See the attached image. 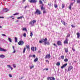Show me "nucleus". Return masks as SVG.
Listing matches in <instances>:
<instances>
[{"label": "nucleus", "mask_w": 80, "mask_h": 80, "mask_svg": "<svg viewBox=\"0 0 80 80\" xmlns=\"http://www.w3.org/2000/svg\"><path fill=\"white\" fill-rule=\"evenodd\" d=\"M46 62H48V63H49V61L48 60H46Z\"/></svg>", "instance_id": "nucleus-55"}, {"label": "nucleus", "mask_w": 80, "mask_h": 80, "mask_svg": "<svg viewBox=\"0 0 80 80\" xmlns=\"http://www.w3.org/2000/svg\"><path fill=\"white\" fill-rule=\"evenodd\" d=\"M47 40V38H45V39H43V40Z\"/></svg>", "instance_id": "nucleus-56"}, {"label": "nucleus", "mask_w": 80, "mask_h": 80, "mask_svg": "<svg viewBox=\"0 0 80 80\" xmlns=\"http://www.w3.org/2000/svg\"><path fill=\"white\" fill-rule=\"evenodd\" d=\"M9 77H10V74H9Z\"/></svg>", "instance_id": "nucleus-64"}, {"label": "nucleus", "mask_w": 80, "mask_h": 80, "mask_svg": "<svg viewBox=\"0 0 80 80\" xmlns=\"http://www.w3.org/2000/svg\"><path fill=\"white\" fill-rule=\"evenodd\" d=\"M43 13H46V11L45 10V9L43 10Z\"/></svg>", "instance_id": "nucleus-35"}, {"label": "nucleus", "mask_w": 80, "mask_h": 80, "mask_svg": "<svg viewBox=\"0 0 80 80\" xmlns=\"http://www.w3.org/2000/svg\"><path fill=\"white\" fill-rule=\"evenodd\" d=\"M2 36H4V37H7V36H6V35H5L4 34H2Z\"/></svg>", "instance_id": "nucleus-47"}, {"label": "nucleus", "mask_w": 80, "mask_h": 80, "mask_svg": "<svg viewBox=\"0 0 80 80\" xmlns=\"http://www.w3.org/2000/svg\"><path fill=\"white\" fill-rule=\"evenodd\" d=\"M64 43L65 44H68V41L65 40L64 42Z\"/></svg>", "instance_id": "nucleus-20"}, {"label": "nucleus", "mask_w": 80, "mask_h": 80, "mask_svg": "<svg viewBox=\"0 0 80 80\" xmlns=\"http://www.w3.org/2000/svg\"><path fill=\"white\" fill-rule=\"evenodd\" d=\"M47 80H55V79L54 77H48L47 78Z\"/></svg>", "instance_id": "nucleus-7"}, {"label": "nucleus", "mask_w": 80, "mask_h": 80, "mask_svg": "<svg viewBox=\"0 0 80 80\" xmlns=\"http://www.w3.org/2000/svg\"><path fill=\"white\" fill-rule=\"evenodd\" d=\"M73 68L72 66H69V67L68 68V71H70V70H72V69H73Z\"/></svg>", "instance_id": "nucleus-10"}, {"label": "nucleus", "mask_w": 80, "mask_h": 80, "mask_svg": "<svg viewBox=\"0 0 80 80\" xmlns=\"http://www.w3.org/2000/svg\"><path fill=\"white\" fill-rule=\"evenodd\" d=\"M10 77H12V74H10Z\"/></svg>", "instance_id": "nucleus-62"}, {"label": "nucleus", "mask_w": 80, "mask_h": 80, "mask_svg": "<svg viewBox=\"0 0 80 80\" xmlns=\"http://www.w3.org/2000/svg\"><path fill=\"white\" fill-rule=\"evenodd\" d=\"M42 13V12L40 10L37 9L36 12H34V14H37V15H40Z\"/></svg>", "instance_id": "nucleus-1"}, {"label": "nucleus", "mask_w": 80, "mask_h": 80, "mask_svg": "<svg viewBox=\"0 0 80 80\" xmlns=\"http://www.w3.org/2000/svg\"><path fill=\"white\" fill-rule=\"evenodd\" d=\"M44 70H46V71L48 70V68H45V69H44Z\"/></svg>", "instance_id": "nucleus-46"}, {"label": "nucleus", "mask_w": 80, "mask_h": 80, "mask_svg": "<svg viewBox=\"0 0 80 80\" xmlns=\"http://www.w3.org/2000/svg\"><path fill=\"white\" fill-rule=\"evenodd\" d=\"M41 10H45V8L43 7V6H41Z\"/></svg>", "instance_id": "nucleus-16"}, {"label": "nucleus", "mask_w": 80, "mask_h": 80, "mask_svg": "<svg viewBox=\"0 0 80 80\" xmlns=\"http://www.w3.org/2000/svg\"><path fill=\"white\" fill-rule=\"evenodd\" d=\"M10 68L11 70H13V68H12L11 67H10Z\"/></svg>", "instance_id": "nucleus-61"}, {"label": "nucleus", "mask_w": 80, "mask_h": 80, "mask_svg": "<svg viewBox=\"0 0 80 80\" xmlns=\"http://www.w3.org/2000/svg\"><path fill=\"white\" fill-rule=\"evenodd\" d=\"M48 5H49V7H51L52 6V3H48Z\"/></svg>", "instance_id": "nucleus-40"}, {"label": "nucleus", "mask_w": 80, "mask_h": 80, "mask_svg": "<svg viewBox=\"0 0 80 80\" xmlns=\"http://www.w3.org/2000/svg\"><path fill=\"white\" fill-rule=\"evenodd\" d=\"M53 45L54 46H55L57 48V44H55V43H53Z\"/></svg>", "instance_id": "nucleus-42"}, {"label": "nucleus", "mask_w": 80, "mask_h": 80, "mask_svg": "<svg viewBox=\"0 0 80 80\" xmlns=\"http://www.w3.org/2000/svg\"><path fill=\"white\" fill-rule=\"evenodd\" d=\"M62 8H65V4L63 3L62 5Z\"/></svg>", "instance_id": "nucleus-18"}, {"label": "nucleus", "mask_w": 80, "mask_h": 80, "mask_svg": "<svg viewBox=\"0 0 80 80\" xmlns=\"http://www.w3.org/2000/svg\"><path fill=\"white\" fill-rule=\"evenodd\" d=\"M35 49V48L34 47H32L31 48V50H32V51H33V52H34V49Z\"/></svg>", "instance_id": "nucleus-26"}, {"label": "nucleus", "mask_w": 80, "mask_h": 80, "mask_svg": "<svg viewBox=\"0 0 80 80\" xmlns=\"http://www.w3.org/2000/svg\"><path fill=\"white\" fill-rule=\"evenodd\" d=\"M72 50L73 51V52H75V50L73 49V48H72Z\"/></svg>", "instance_id": "nucleus-59"}, {"label": "nucleus", "mask_w": 80, "mask_h": 80, "mask_svg": "<svg viewBox=\"0 0 80 80\" xmlns=\"http://www.w3.org/2000/svg\"><path fill=\"white\" fill-rule=\"evenodd\" d=\"M19 14V13L18 12H17L16 13H15L14 14H13V15H18Z\"/></svg>", "instance_id": "nucleus-34"}, {"label": "nucleus", "mask_w": 80, "mask_h": 80, "mask_svg": "<svg viewBox=\"0 0 80 80\" xmlns=\"http://www.w3.org/2000/svg\"><path fill=\"white\" fill-rule=\"evenodd\" d=\"M73 3H74V2H72V3H71L69 5H70V6H72V5H73Z\"/></svg>", "instance_id": "nucleus-36"}, {"label": "nucleus", "mask_w": 80, "mask_h": 80, "mask_svg": "<svg viewBox=\"0 0 80 80\" xmlns=\"http://www.w3.org/2000/svg\"><path fill=\"white\" fill-rule=\"evenodd\" d=\"M77 3H80V0H77Z\"/></svg>", "instance_id": "nucleus-29"}, {"label": "nucleus", "mask_w": 80, "mask_h": 80, "mask_svg": "<svg viewBox=\"0 0 80 80\" xmlns=\"http://www.w3.org/2000/svg\"><path fill=\"white\" fill-rule=\"evenodd\" d=\"M57 44L59 46H62V42L60 41H58L57 42Z\"/></svg>", "instance_id": "nucleus-3"}, {"label": "nucleus", "mask_w": 80, "mask_h": 80, "mask_svg": "<svg viewBox=\"0 0 80 80\" xmlns=\"http://www.w3.org/2000/svg\"><path fill=\"white\" fill-rule=\"evenodd\" d=\"M43 41H42V40H41L40 41H39V43H42V42H43Z\"/></svg>", "instance_id": "nucleus-44"}, {"label": "nucleus", "mask_w": 80, "mask_h": 80, "mask_svg": "<svg viewBox=\"0 0 80 80\" xmlns=\"http://www.w3.org/2000/svg\"><path fill=\"white\" fill-rule=\"evenodd\" d=\"M29 57H33V58H35L36 56H35V55H33V56H29Z\"/></svg>", "instance_id": "nucleus-31"}, {"label": "nucleus", "mask_w": 80, "mask_h": 80, "mask_svg": "<svg viewBox=\"0 0 80 80\" xmlns=\"http://www.w3.org/2000/svg\"><path fill=\"white\" fill-rule=\"evenodd\" d=\"M40 4H43V2L42 0H40L39 1Z\"/></svg>", "instance_id": "nucleus-27"}, {"label": "nucleus", "mask_w": 80, "mask_h": 80, "mask_svg": "<svg viewBox=\"0 0 80 80\" xmlns=\"http://www.w3.org/2000/svg\"><path fill=\"white\" fill-rule=\"evenodd\" d=\"M32 36H33V33H32V32H31L30 33V36L32 37Z\"/></svg>", "instance_id": "nucleus-37"}, {"label": "nucleus", "mask_w": 80, "mask_h": 80, "mask_svg": "<svg viewBox=\"0 0 80 80\" xmlns=\"http://www.w3.org/2000/svg\"><path fill=\"white\" fill-rule=\"evenodd\" d=\"M54 7L56 8H57L58 7V6H57V4H54Z\"/></svg>", "instance_id": "nucleus-38"}, {"label": "nucleus", "mask_w": 80, "mask_h": 80, "mask_svg": "<svg viewBox=\"0 0 80 80\" xmlns=\"http://www.w3.org/2000/svg\"><path fill=\"white\" fill-rule=\"evenodd\" d=\"M33 67H34V66H33V65L32 66H30V69H32V68H33Z\"/></svg>", "instance_id": "nucleus-28"}, {"label": "nucleus", "mask_w": 80, "mask_h": 80, "mask_svg": "<svg viewBox=\"0 0 80 80\" xmlns=\"http://www.w3.org/2000/svg\"><path fill=\"white\" fill-rule=\"evenodd\" d=\"M15 40H18L17 38L16 37L15 38Z\"/></svg>", "instance_id": "nucleus-53"}, {"label": "nucleus", "mask_w": 80, "mask_h": 80, "mask_svg": "<svg viewBox=\"0 0 80 80\" xmlns=\"http://www.w3.org/2000/svg\"><path fill=\"white\" fill-rule=\"evenodd\" d=\"M64 61L65 62H67L68 61V60L67 59V58H66L64 60Z\"/></svg>", "instance_id": "nucleus-24"}, {"label": "nucleus", "mask_w": 80, "mask_h": 80, "mask_svg": "<svg viewBox=\"0 0 80 80\" xmlns=\"http://www.w3.org/2000/svg\"><path fill=\"white\" fill-rule=\"evenodd\" d=\"M68 8L69 9H70V10H71L72 9V6L69 5V6L68 7Z\"/></svg>", "instance_id": "nucleus-33"}, {"label": "nucleus", "mask_w": 80, "mask_h": 80, "mask_svg": "<svg viewBox=\"0 0 80 80\" xmlns=\"http://www.w3.org/2000/svg\"><path fill=\"white\" fill-rule=\"evenodd\" d=\"M67 63H66V64H64L63 65H62V66L61 67V68H62V69H63V68H65V67H66L67 66Z\"/></svg>", "instance_id": "nucleus-11"}, {"label": "nucleus", "mask_w": 80, "mask_h": 80, "mask_svg": "<svg viewBox=\"0 0 80 80\" xmlns=\"http://www.w3.org/2000/svg\"><path fill=\"white\" fill-rule=\"evenodd\" d=\"M61 22L62 24H63L64 25V26H66V24H65V21H64L62 20L61 21Z\"/></svg>", "instance_id": "nucleus-14"}, {"label": "nucleus", "mask_w": 80, "mask_h": 80, "mask_svg": "<svg viewBox=\"0 0 80 80\" xmlns=\"http://www.w3.org/2000/svg\"><path fill=\"white\" fill-rule=\"evenodd\" d=\"M26 33H24L23 35V36L24 37H26Z\"/></svg>", "instance_id": "nucleus-32"}, {"label": "nucleus", "mask_w": 80, "mask_h": 80, "mask_svg": "<svg viewBox=\"0 0 80 80\" xmlns=\"http://www.w3.org/2000/svg\"><path fill=\"white\" fill-rule=\"evenodd\" d=\"M27 51L28 52H30V48L29 49H28Z\"/></svg>", "instance_id": "nucleus-57"}, {"label": "nucleus", "mask_w": 80, "mask_h": 80, "mask_svg": "<svg viewBox=\"0 0 80 80\" xmlns=\"http://www.w3.org/2000/svg\"><path fill=\"white\" fill-rule=\"evenodd\" d=\"M71 27H72V28H75V25H71Z\"/></svg>", "instance_id": "nucleus-39"}, {"label": "nucleus", "mask_w": 80, "mask_h": 80, "mask_svg": "<svg viewBox=\"0 0 80 80\" xmlns=\"http://www.w3.org/2000/svg\"><path fill=\"white\" fill-rule=\"evenodd\" d=\"M25 50H26V48H24V49H23V53H25Z\"/></svg>", "instance_id": "nucleus-30"}, {"label": "nucleus", "mask_w": 80, "mask_h": 80, "mask_svg": "<svg viewBox=\"0 0 80 80\" xmlns=\"http://www.w3.org/2000/svg\"><path fill=\"white\" fill-rule=\"evenodd\" d=\"M38 58H35L34 60V62H37V61H38Z\"/></svg>", "instance_id": "nucleus-23"}, {"label": "nucleus", "mask_w": 80, "mask_h": 80, "mask_svg": "<svg viewBox=\"0 0 80 80\" xmlns=\"http://www.w3.org/2000/svg\"><path fill=\"white\" fill-rule=\"evenodd\" d=\"M64 58H65V56L63 55H62L61 57V59H62V60H63V59H64Z\"/></svg>", "instance_id": "nucleus-22"}, {"label": "nucleus", "mask_w": 80, "mask_h": 80, "mask_svg": "<svg viewBox=\"0 0 80 80\" xmlns=\"http://www.w3.org/2000/svg\"><path fill=\"white\" fill-rule=\"evenodd\" d=\"M70 36V35L69 34H67V37H69Z\"/></svg>", "instance_id": "nucleus-43"}, {"label": "nucleus", "mask_w": 80, "mask_h": 80, "mask_svg": "<svg viewBox=\"0 0 80 80\" xmlns=\"http://www.w3.org/2000/svg\"><path fill=\"white\" fill-rule=\"evenodd\" d=\"M8 10H9V9H8L4 8L3 9L2 11L4 12H8Z\"/></svg>", "instance_id": "nucleus-9"}, {"label": "nucleus", "mask_w": 80, "mask_h": 80, "mask_svg": "<svg viewBox=\"0 0 80 80\" xmlns=\"http://www.w3.org/2000/svg\"><path fill=\"white\" fill-rule=\"evenodd\" d=\"M20 18H23V16H22L21 17H20Z\"/></svg>", "instance_id": "nucleus-50"}, {"label": "nucleus", "mask_w": 80, "mask_h": 80, "mask_svg": "<svg viewBox=\"0 0 80 80\" xmlns=\"http://www.w3.org/2000/svg\"><path fill=\"white\" fill-rule=\"evenodd\" d=\"M27 48V49H29L30 48L29 47V45L28 46Z\"/></svg>", "instance_id": "nucleus-49"}, {"label": "nucleus", "mask_w": 80, "mask_h": 80, "mask_svg": "<svg viewBox=\"0 0 80 80\" xmlns=\"http://www.w3.org/2000/svg\"><path fill=\"white\" fill-rule=\"evenodd\" d=\"M50 57H51V56H50V54H48L45 57V59H47V58H48V59H50Z\"/></svg>", "instance_id": "nucleus-4"}, {"label": "nucleus", "mask_w": 80, "mask_h": 80, "mask_svg": "<svg viewBox=\"0 0 80 80\" xmlns=\"http://www.w3.org/2000/svg\"><path fill=\"white\" fill-rule=\"evenodd\" d=\"M24 43L23 41H20L18 43L19 45H23V44Z\"/></svg>", "instance_id": "nucleus-8"}, {"label": "nucleus", "mask_w": 80, "mask_h": 80, "mask_svg": "<svg viewBox=\"0 0 80 80\" xmlns=\"http://www.w3.org/2000/svg\"><path fill=\"white\" fill-rule=\"evenodd\" d=\"M12 48L14 50V51L12 52V53H15L16 52V51H15V50L14 46H12Z\"/></svg>", "instance_id": "nucleus-21"}, {"label": "nucleus", "mask_w": 80, "mask_h": 80, "mask_svg": "<svg viewBox=\"0 0 80 80\" xmlns=\"http://www.w3.org/2000/svg\"><path fill=\"white\" fill-rule=\"evenodd\" d=\"M13 67H14V68H16V65H15V64H13Z\"/></svg>", "instance_id": "nucleus-41"}, {"label": "nucleus", "mask_w": 80, "mask_h": 80, "mask_svg": "<svg viewBox=\"0 0 80 80\" xmlns=\"http://www.w3.org/2000/svg\"><path fill=\"white\" fill-rule=\"evenodd\" d=\"M7 66L8 67V68H10V65H7Z\"/></svg>", "instance_id": "nucleus-48"}, {"label": "nucleus", "mask_w": 80, "mask_h": 80, "mask_svg": "<svg viewBox=\"0 0 80 80\" xmlns=\"http://www.w3.org/2000/svg\"><path fill=\"white\" fill-rule=\"evenodd\" d=\"M20 17H18L17 18L18 19H20Z\"/></svg>", "instance_id": "nucleus-60"}, {"label": "nucleus", "mask_w": 80, "mask_h": 80, "mask_svg": "<svg viewBox=\"0 0 80 80\" xmlns=\"http://www.w3.org/2000/svg\"><path fill=\"white\" fill-rule=\"evenodd\" d=\"M65 51V52L66 53H67V52H68V48H65L64 49Z\"/></svg>", "instance_id": "nucleus-17"}, {"label": "nucleus", "mask_w": 80, "mask_h": 80, "mask_svg": "<svg viewBox=\"0 0 80 80\" xmlns=\"http://www.w3.org/2000/svg\"><path fill=\"white\" fill-rule=\"evenodd\" d=\"M10 18H12V19L13 20V19H14V17H13L12 16Z\"/></svg>", "instance_id": "nucleus-52"}, {"label": "nucleus", "mask_w": 80, "mask_h": 80, "mask_svg": "<svg viewBox=\"0 0 80 80\" xmlns=\"http://www.w3.org/2000/svg\"><path fill=\"white\" fill-rule=\"evenodd\" d=\"M36 22H37V21L34 20H32L30 21L29 22V24H30V25H33V24H34V23H35Z\"/></svg>", "instance_id": "nucleus-2"}, {"label": "nucleus", "mask_w": 80, "mask_h": 80, "mask_svg": "<svg viewBox=\"0 0 80 80\" xmlns=\"http://www.w3.org/2000/svg\"><path fill=\"white\" fill-rule=\"evenodd\" d=\"M43 42H44V44L45 45H50L49 42L47 41V40H44Z\"/></svg>", "instance_id": "nucleus-6"}, {"label": "nucleus", "mask_w": 80, "mask_h": 80, "mask_svg": "<svg viewBox=\"0 0 80 80\" xmlns=\"http://www.w3.org/2000/svg\"><path fill=\"white\" fill-rule=\"evenodd\" d=\"M22 30H23V31L25 30V31H26V32H27V30L25 28H23Z\"/></svg>", "instance_id": "nucleus-25"}, {"label": "nucleus", "mask_w": 80, "mask_h": 80, "mask_svg": "<svg viewBox=\"0 0 80 80\" xmlns=\"http://www.w3.org/2000/svg\"><path fill=\"white\" fill-rule=\"evenodd\" d=\"M25 2V0H23L22 1L23 3H24V2Z\"/></svg>", "instance_id": "nucleus-54"}, {"label": "nucleus", "mask_w": 80, "mask_h": 80, "mask_svg": "<svg viewBox=\"0 0 80 80\" xmlns=\"http://www.w3.org/2000/svg\"><path fill=\"white\" fill-rule=\"evenodd\" d=\"M42 1L44 2L45 3H47V1H46V0H42Z\"/></svg>", "instance_id": "nucleus-45"}, {"label": "nucleus", "mask_w": 80, "mask_h": 80, "mask_svg": "<svg viewBox=\"0 0 80 80\" xmlns=\"http://www.w3.org/2000/svg\"><path fill=\"white\" fill-rule=\"evenodd\" d=\"M28 2H30V3H36L37 2V0H28Z\"/></svg>", "instance_id": "nucleus-5"}, {"label": "nucleus", "mask_w": 80, "mask_h": 80, "mask_svg": "<svg viewBox=\"0 0 80 80\" xmlns=\"http://www.w3.org/2000/svg\"><path fill=\"white\" fill-rule=\"evenodd\" d=\"M76 34L77 35L78 38H79L80 37V32H77Z\"/></svg>", "instance_id": "nucleus-15"}, {"label": "nucleus", "mask_w": 80, "mask_h": 80, "mask_svg": "<svg viewBox=\"0 0 80 80\" xmlns=\"http://www.w3.org/2000/svg\"><path fill=\"white\" fill-rule=\"evenodd\" d=\"M0 18H4V17H0Z\"/></svg>", "instance_id": "nucleus-51"}, {"label": "nucleus", "mask_w": 80, "mask_h": 80, "mask_svg": "<svg viewBox=\"0 0 80 80\" xmlns=\"http://www.w3.org/2000/svg\"><path fill=\"white\" fill-rule=\"evenodd\" d=\"M5 56L3 54H2L0 55V58H5Z\"/></svg>", "instance_id": "nucleus-13"}, {"label": "nucleus", "mask_w": 80, "mask_h": 80, "mask_svg": "<svg viewBox=\"0 0 80 80\" xmlns=\"http://www.w3.org/2000/svg\"><path fill=\"white\" fill-rule=\"evenodd\" d=\"M0 51H2V52H6L7 50L6 49L2 48H0Z\"/></svg>", "instance_id": "nucleus-12"}, {"label": "nucleus", "mask_w": 80, "mask_h": 80, "mask_svg": "<svg viewBox=\"0 0 80 80\" xmlns=\"http://www.w3.org/2000/svg\"><path fill=\"white\" fill-rule=\"evenodd\" d=\"M28 6H25V7H24V8H27V7Z\"/></svg>", "instance_id": "nucleus-58"}, {"label": "nucleus", "mask_w": 80, "mask_h": 80, "mask_svg": "<svg viewBox=\"0 0 80 80\" xmlns=\"http://www.w3.org/2000/svg\"><path fill=\"white\" fill-rule=\"evenodd\" d=\"M8 38L9 39V40H10V38Z\"/></svg>", "instance_id": "nucleus-63"}, {"label": "nucleus", "mask_w": 80, "mask_h": 80, "mask_svg": "<svg viewBox=\"0 0 80 80\" xmlns=\"http://www.w3.org/2000/svg\"><path fill=\"white\" fill-rule=\"evenodd\" d=\"M60 63L59 62H58L56 63V65H57L58 66H60Z\"/></svg>", "instance_id": "nucleus-19"}]
</instances>
